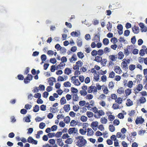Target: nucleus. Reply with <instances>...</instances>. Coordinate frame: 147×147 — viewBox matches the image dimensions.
<instances>
[{
    "mask_svg": "<svg viewBox=\"0 0 147 147\" xmlns=\"http://www.w3.org/2000/svg\"><path fill=\"white\" fill-rule=\"evenodd\" d=\"M97 55H98V56H102L104 53V51L102 49H99L98 51H97Z\"/></svg>",
    "mask_w": 147,
    "mask_h": 147,
    "instance_id": "obj_28",
    "label": "nucleus"
},
{
    "mask_svg": "<svg viewBox=\"0 0 147 147\" xmlns=\"http://www.w3.org/2000/svg\"><path fill=\"white\" fill-rule=\"evenodd\" d=\"M130 33V31L129 30H127L125 31L124 35L126 36H128Z\"/></svg>",
    "mask_w": 147,
    "mask_h": 147,
    "instance_id": "obj_57",
    "label": "nucleus"
},
{
    "mask_svg": "<svg viewBox=\"0 0 147 147\" xmlns=\"http://www.w3.org/2000/svg\"><path fill=\"white\" fill-rule=\"evenodd\" d=\"M77 45L78 47H81L82 45V41L78 39L77 40Z\"/></svg>",
    "mask_w": 147,
    "mask_h": 147,
    "instance_id": "obj_56",
    "label": "nucleus"
},
{
    "mask_svg": "<svg viewBox=\"0 0 147 147\" xmlns=\"http://www.w3.org/2000/svg\"><path fill=\"white\" fill-rule=\"evenodd\" d=\"M41 59L42 61H45L47 59V57L46 55L43 54L41 56Z\"/></svg>",
    "mask_w": 147,
    "mask_h": 147,
    "instance_id": "obj_55",
    "label": "nucleus"
},
{
    "mask_svg": "<svg viewBox=\"0 0 147 147\" xmlns=\"http://www.w3.org/2000/svg\"><path fill=\"white\" fill-rule=\"evenodd\" d=\"M78 98L77 94H74L73 95L72 99L73 101H77L78 100Z\"/></svg>",
    "mask_w": 147,
    "mask_h": 147,
    "instance_id": "obj_27",
    "label": "nucleus"
},
{
    "mask_svg": "<svg viewBox=\"0 0 147 147\" xmlns=\"http://www.w3.org/2000/svg\"><path fill=\"white\" fill-rule=\"evenodd\" d=\"M131 42L133 44H134L136 42V40L135 36H134L131 38Z\"/></svg>",
    "mask_w": 147,
    "mask_h": 147,
    "instance_id": "obj_62",
    "label": "nucleus"
},
{
    "mask_svg": "<svg viewBox=\"0 0 147 147\" xmlns=\"http://www.w3.org/2000/svg\"><path fill=\"white\" fill-rule=\"evenodd\" d=\"M71 72V69L69 68H66L64 70V73L67 75H69Z\"/></svg>",
    "mask_w": 147,
    "mask_h": 147,
    "instance_id": "obj_18",
    "label": "nucleus"
},
{
    "mask_svg": "<svg viewBox=\"0 0 147 147\" xmlns=\"http://www.w3.org/2000/svg\"><path fill=\"white\" fill-rule=\"evenodd\" d=\"M57 144L60 146L62 147L64 145L63 142L62 141V140L61 138H59L57 139Z\"/></svg>",
    "mask_w": 147,
    "mask_h": 147,
    "instance_id": "obj_17",
    "label": "nucleus"
},
{
    "mask_svg": "<svg viewBox=\"0 0 147 147\" xmlns=\"http://www.w3.org/2000/svg\"><path fill=\"white\" fill-rule=\"evenodd\" d=\"M136 68V66L133 64L130 65L129 67V69L131 71L134 70Z\"/></svg>",
    "mask_w": 147,
    "mask_h": 147,
    "instance_id": "obj_44",
    "label": "nucleus"
},
{
    "mask_svg": "<svg viewBox=\"0 0 147 147\" xmlns=\"http://www.w3.org/2000/svg\"><path fill=\"white\" fill-rule=\"evenodd\" d=\"M105 114V112L102 110H98L96 113L95 114L94 117L96 118H99L100 116L104 115Z\"/></svg>",
    "mask_w": 147,
    "mask_h": 147,
    "instance_id": "obj_5",
    "label": "nucleus"
},
{
    "mask_svg": "<svg viewBox=\"0 0 147 147\" xmlns=\"http://www.w3.org/2000/svg\"><path fill=\"white\" fill-rule=\"evenodd\" d=\"M70 118L69 117L67 116L65 118H64V122L66 123H68L70 122Z\"/></svg>",
    "mask_w": 147,
    "mask_h": 147,
    "instance_id": "obj_37",
    "label": "nucleus"
},
{
    "mask_svg": "<svg viewBox=\"0 0 147 147\" xmlns=\"http://www.w3.org/2000/svg\"><path fill=\"white\" fill-rule=\"evenodd\" d=\"M97 91V88L95 86H91L89 87L88 90V92L89 93H91L92 92H96Z\"/></svg>",
    "mask_w": 147,
    "mask_h": 147,
    "instance_id": "obj_8",
    "label": "nucleus"
},
{
    "mask_svg": "<svg viewBox=\"0 0 147 147\" xmlns=\"http://www.w3.org/2000/svg\"><path fill=\"white\" fill-rule=\"evenodd\" d=\"M43 133V131L40 130L37 132V134L36 135V138H40V135L42 134Z\"/></svg>",
    "mask_w": 147,
    "mask_h": 147,
    "instance_id": "obj_45",
    "label": "nucleus"
},
{
    "mask_svg": "<svg viewBox=\"0 0 147 147\" xmlns=\"http://www.w3.org/2000/svg\"><path fill=\"white\" fill-rule=\"evenodd\" d=\"M86 115L88 117L90 118L93 116L94 114L91 112L88 111L86 113Z\"/></svg>",
    "mask_w": 147,
    "mask_h": 147,
    "instance_id": "obj_40",
    "label": "nucleus"
},
{
    "mask_svg": "<svg viewBox=\"0 0 147 147\" xmlns=\"http://www.w3.org/2000/svg\"><path fill=\"white\" fill-rule=\"evenodd\" d=\"M131 89L130 88H127L125 90V93L127 96H128L131 93Z\"/></svg>",
    "mask_w": 147,
    "mask_h": 147,
    "instance_id": "obj_30",
    "label": "nucleus"
},
{
    "mask_svg": "<svg viewBox=\"0 0 147 147\" xmlns=\"http://www.w3.org/2000/svg\"><path fill=\"white\" fill-rule=\"evenodd\" d=\"M109 131L111 132H114L115 130V128L113 125H109Z\"/></svg>",
    "mask_w": 147,
    "mask_h": 147,
    "instance_id": "obj_26",
    "label": "nucleus"
},
{
    "mask_svg": "<svg viewBox=\"0 0 147 147\" xmlns=\"http://www.w3.org/2000/svg\"><path fill=\"white\" fill-rule=\"evenodd\" d=\"M107 60L106 59H102V60L100 62L101 65L103 66H105L106 64Z\"/></svg>",
    "mask_w": 147,
    "mask_h": 147,
    "instance_id": "obj_34",
    "label": "nucleus"
},
{
    "mask_svg": "<svg viewBox=\"0 0 147 147\" xmlns=\"http://www.w3.org/2000/svg\"><path fill=\"white\" fill-rule=\"evenodd\" d=\"M133 82L131 81H129L127 84V86L129 88H132L133 86Z\"/></svg>",
    "mask_w": 147,
    "mask_h": 147,
    "instance_id": "obj_46",
    "label": "nucleus"
},
{
    "mask_svg": "<svg viewBox=\"0 0 147 147\" xmlns=\"http://www.w3.org/2000/svg\"><path fill=\"white\" fill-rule=\"evenodd\" d=\"M91 54L92 56H96L97 55V51L95 50H93L91 53Z\"/></svg>",
    "mask_w": 147,
    "mask_h": 147,
    "instance_id": "obj_54",
    "label": "nucleus"
},
{
    "mask_svg": "<svg viewBox=\"0 0 147 147\" xmlns=\"http://www.w3.org/2000/svg\"><path fill=\"white\" fill-rule=\"evenodd\" d=\"M87 117H85L84 116H82L80 118V119L82 122H86L87 121Z\"/></svg>",
    "mask_w": 147,
    "mask_h": 147,
    "instance_id": "obj_47",
    "label": "nucleus"
},
{
    "mask_svg": "<svg viewBox=\"0 0 147 147\" xmlns=\"http://www.w3.org/2000/svg\"><path fill=\"white\" fill-rule=\"evenodd\" d=\"M65 64L63 62H61L60 64L58 65L59 67V68L60 69H62L65 66Z\"/></svg>",
    "mask_w": 147,
    "mask_h": 147,
    "instance_id": "obj_60",
    "label": "nucleus"
},
{
    "mask_svg": "<svg viewBox=\"0 0 147 147\" xmlns=\"http://www.w3.org/2000/svg\"><path fill=\"white\" fill-rule=\"evenodd\" d=\"M71 91L73 93H76L78 92L77 89L73 87L71 88Z\"/></svg>",
    "mask_w": 147,
    "mask_h": 147,
    "instance_id": "obj_63",
    "label": "nucleus"
},
{
    "mask_svg": "<svg viewBox=\"0 0 147 147\" xmlns=\"http://www.w3.org/2000/svg\"><path fill=\"white\" fill-rule=\"evenodd\" d=\"M102 60V58L100 56H95L94 61L98 62L100 63Z\"/></svg>",
    "mask_w": 147,
    "mask_h": 147,
    "instance_id": "obj_15",
    "label": "nucleus"
},
{
    "mask_svg": "<svg viewBox=\"0 0 147 147\" xmlns=\"http://www.w3.org/2000/svg\"><path fill=\"white\" fill-rule=\"evenodd\" d=\"M48 136L49 138H51L54 136H56V135L55 133H50L48 134Z\"/></svg>",
    "mask_w": 147,
    "mask_h": 147,
    "instance_id": "obj_53",
    "label": "nucleus"
},
{
    "mask_svg": "<svg viewBox=\"0 0 147 147\" xmlns=\"http://www.w3.org/2000/svg\"><path fill=\"white\" fill-rule=\"evenodd\" d=\"M87 135L88 136H92L94 134V131L91 128H88L87 129Z\"/></svg>",
    "mask_w": 147,
    "mask_h": 147,
    "instance_id": "obj_13",
    "label": "nucleus"
},
{
    "mask_svg": "<svg viewBox=\"0 0 147 147\" xmlns=\"http://www.w3.org/2000/svg\"><path fill=\"white\" fill-rule=\"evenodd\" d=\"M117 28L119 31H118V33L120 35L122 34L123 33V27L122 25L120 24L117 26Z\"/></svg>",
    "mask_w": 147,
    "mask_h": 147,
    "instance_id": "obj_11",
    "label": "nucleus"
},
{
    "mask_svg": "<svg viewBox=\"0 0 147 147\" xmlns=\"http://www.w3.org/2000/svg\"><path fill=\"white\" fill-rule=\"evenodd\" d=\"M124 89L123 87H120L117 90V92L120 94H122L124 93Z\"/></svg>",
    "mask_w": 147,
    "mask_h": 147,
    "instance_id": "obj_22",
    "label": "nucleus"
},
{
    "mask_svg": "<svg viewBox=\"0 0 147 147\" xmlns=\"http://www.w3.org/2000/svg\"><path fill=\"white\" fill-rule=\"evenodd\" d=\"M39 109V108L38 105H36L34 107L33 111L34 112H38Z\"/></svg>",
    "mask_w": 147,
    "mask_h": 147,
    "instance_id": "obj_39",
    "label": "nucleus"
},
{
    "mask_svg": "<svg viewBox=\"0 0 147 147\" xmlns=\"http://www.w3.org/2000/svg\"><path fill=\"white\" fill-rule=\"evenodd\" d=\"M94 80H95L96 81H98L99 79V75L98 74H96L94 75Z\"/></svg>",
    "mask_w": 147,
    "mask_h": 147,
    "instance_id": "obj_33",
    "label": "nucleus"
},
{
    "mask_svg": "<svg viewBox=\"0 0 147 147\" xmlns=\"http://www.w3.org/2000/svg\"><path fill=\"white\" fill-rule=\"evenodd\" d=\"M144 121V118L141 117H137L135 121V123L136 124L138 125L139 124H142Z\"/></svg>",
    "mask_w": 147,
    "mask_h": 147,
    "instance_id": "obj_7",
    "label": "nucleus"
},
{
    "mask_svg": "<svg viewBox=\"0 0 147 147\" xmlns=\"http://www.w3.org/2000/svg\"><path fill=\"white\" fill-rule=\"evenodd\" d=\"M133 32L135 34H137L139 32V27L134 26L132 28Z\"/></svg>",
    "mask_w": 147,
    "mask_h": 147,
    "instance_id": "obj_12",
    "label": "nucleus"
},
{
    "mask_svg": "<svg viewBox=\"0 0 147 147\" xmlns=\"http://www.w3.org/2000/svg\"><path fill=\"white\" fill-rule=\"evenodd\" d=\"M98 125V123L97 121H95V122H92L91 123V127H92V128L94 129V127H96Z\"/></svg>",
    "mask_w": 147,
    "mask_h": 147,
    "instance_id": "obj_24",
    "label": "nucleus"
},
{
    "mask_svg": "<svg viewBox=\"0 0 147 147\" xmlns=\"http://www.w3.org/2000/svg\"><path fill=\"white\" fill-rule=\"evenodd\" d=\"M111 97L112 99L115 100V101L117 99V96L115 94H112L111 95Z\"/></svg>",
    "mask_w": 147,
    "mask_h": 147,
    "instance_id": "obj_59",
    "label": "nucleus"
},
{
    "mask_svg": "<svg viewBox=\"0 0 147 147\" xmlns=\"http://www.w3.org/2000/svg\"><path fill=\"white\" fill-rule=\"evenodd\" d=\"M102 90L103 92L105 94H107L108 93L109 90L107 89V87L105 85H103L102 86Z\"/></svg>",
    "mask_w": 147,
    "mask_h": 147,
    "instance_id": "obj_14",
    "label": "nucleus"
},
{
    "mask_svg": "<svg viewBox=\"0 0 147 147\" xmlns=\"http://www.w3.org/2000/svg\"><path fill=\"white\" fill-rule=\"evenodd\" d=\"M33 77L31 74H28L26 78L24 79V82L25 84H27L30 82L32 79Z\"/></svg>",
    "mask_w": 147,
    "mask_h": 147,
    "instance_id": "obj_6",
    "label": "nucleus"
},
{
    "mask_svg": "<svg viewBox=\"0 0 147 147\" xmlns=\"http://www.w3.org/2000/svg\"><path fill=\"white\" fill-rule=\"evenodd\" d=\"M115 73L113 71L110 73L109 75V77L111 78H113L115 76Z\"/></svg>",
    "mask_w": 147,
    "mask_h": 147,
    "instance_id": "obj_49",
    "label": "nucleus"
},
{
    "mask_svg": "<svg viewBox=\"0 0 147 147\" xmlns=\"http://www.w3.org/2000/svg\"><path fill=\"white\" fill-rule=\"evenodd\" d=\"M117 58V57H116L114 55H110L109 56V59L112 61H116Z\"/></svg>",
    "mask_w": 147,
    "mask_h": 147,
    "instance_id": "obj_19",
    "label": "nucleus"
},
{
    "mask_svg": "<svg viewBox=\"0 0 147 147\" xmlns=\"http://www.w3.org/2000/svg\"><path fill=\"white\" fill-rule=\"evenodd\" d=\"M94 42H97L100 41V36L99 35H96L94 37L93 39Z\"/></svg>",
    "mask_w": 147,
    "mask_h": 147,
    "instance_id": "obj_23",
    "label": "nucleus"
},
{
    "mask_svg": "<svg viewBox=\"0 0 147 147\" xmlns=\"http://www.w3.org/2000/svg\"><path fill=\"white\" fill-rule=\"evenodd\" d=\"M143 88V86L142 84H139L136 86V88L134 89V93L136 94L142 90Z\"/></svg>",
    "mask_w": 147,
    "mask_h": 147,
    "instance_id": "obj_2",
    "label": "nucleus"
},
{
    "mask_svg": "<svg viewBox=\"0 0 147 147\" xmlns=\"http://www.w3.org/2000/svg\"><path fill=\"white\" fill-rule=\"evenodd\" d=\"M46 125L45 123L43 122L40 123L39 125V127L40 129H43L45 127Z\"/></svg>",
    "mask_w": 147,
    "mask_h": 147,
    "instance_id": "obj_48",
    "label": "nucleus"
},
{
    "mask_svg": "<svg viewBox=\"0 0 147 147\" xmlns=\"http://www.w3.org/2000/svg\"><path fill=\"white\" fill-rule=\"evenodd\" d=\"M77 54L78 57L80 59H82L84 56L83 53L81 52H78Z\"/></svg>",
    "mask_w": 147,
    "mask_h": 147,
    "instance_id": "obj_36",
    "label": "nucleus"
},
{
    "mask_svg": "<svg viewBox=\"0 0 147 147\" xmlns=\"http://www.w3.org/2000/svg\"><path fill=\"white\" fill-rule=\"evenodd\" d=\"M94 103L93 102H90V104L88 103H87L86 105H87L86 107L88 108H92V107L94 105Z\"/></svg>",
    "mask_w": 147,
    "mask_h": 147,
    "instance_id": "obj_38",
    "label": "nucleus"
},
{
    "mask_svg": "<svg viewBox=\"0 0 147 147\" xmlns=\"http://www.w3.org/2000/svg\"><path fill=\"white\" fill-rule=\"evenodd\" d=\"M114 70L116 73L118 74H120L122 72L121 70L120 67L117 65L114 67Z\"/></svg>",
    "mask_w": 147,
    "mask_h": 147,
    "instance_id": "obj_10",
    "label": "nucleus"
},
{
    "mask_svg": "<svg viewBox=\"0 0 147 147\" xmlns=\"http://www.w3.org/2000/svg\"><path fill=\"white\" fill-rule=\"evenodd\" d=\"M100 122L102 124H106L107 122V119L105 117H102L100 119Z\"/></svg>",
    "mask_w": 147,
    "mask_h": 147,
    "instance_id": "obj_35",
    "label": "nucleus"
},
{
    "mask_svg": "<svg viewBox=\"0 0 147 147\" xmlns=\"http://www.w3.org/2000/svg\"><path fill=\"white\" fill-rule=\"evenodd\" d=\"M118 58L120 59H122L124 57V55L123 52L121 51L119 52L118 54Z\"/></svg>",
    "mask_w": 147,
    "mask_h": 147,
    "instance_id": "obj_21",
    "label": "nucleus"
},
{
    "mask_svg": "<svg viewBox=\"0 0 147 147\" xmlns=\"http://www.w3.org/2000/svg\"><path fill=\"white\" fill-rule=\"evenodd\" d=\"M69 105H65L64 107V109L66 111H68L69 110Z\"/></svg>",
    "mask_w": 147,
    "mask_h": 147,
    "instance_id": "obj_50",
    "label": "nucleus"
},
{
    "mask_svg": "<svg viewBox=\"0 0 147 147\" xmlns=\"http://www.w3.org/2000/svg\"><path fill=\"white\" fill-rule=\"evenodd\" d=\"M76 76H73L71 78V82L73 84L75 85L78 86L80 84V82L78 79H76Z\"/></svg>",
    "mask_w": 147,
    "mask_h": 147,
    "instance_id": "obj_3",
    "label": "nucleus"
},
{
    "mask_svg": "<svg viewBox=\"0 0 147 147\" xmlns=\"http://www.w3.org/2000/svg\"><path fill=\"white\" fill-rule=\"evenodd\" d=\"M76 145L79 147H82L85 146L87 143L86 140L82 136H78L76 137Z\"/></svg>",
    "mask_w": 147,
    "mask_h": 147,
    "instance_id": "obj_1",
    "label": "nucleus"
},
{
    "mask_svg": "<svg viewBox=\"0 0 147 147\" xmlns=\"http://www.w3.org/2000/svg\"><path fill=\"white\" fill-rule=\"evenodd\" d=\"M102 42L104 45H107L109 44V41L108 38H105L103 40Z\"/></svg>",
    "mask_w": 147,
    "mask_h": 147,
    "instance_id": "obj_25",
    "label": "nucleus"
},
{
    "mask_svg": "<svg viewBox=\"0 0 147 147\" xmlns=\"http://www.w3.org/2000/svg\"><path fill=\"white\" fill-rule=\"evenodd\" d=\"M68 133L69 134H76L78 133V129L75 127L70 128L68 130Z\"/></svg>",
    "mask_w": 147,
    "mask_h": 147,
    "instance_id": "obj_4",
    "label": "nucleus"
},
{
    "mask_svg": "<svg viewBox=\"0 0 147 147\" xmlns=\"http://www.w3.org/2000/svg\"><path fill=\"white\" fill-rule=\"evenodd\" d=\"M111 41L114 44L117 41V39L115 37L112 38L111 40Z\"/></svg>",
    "mask_w": 147,
    "mask_h": 147,
    "instance_id": "obj_58",
    "label": "nucleus"
},
{
    "mask_svg": "<svg viewBox=\"0 0 147 147\" xmlns=\"http://www.w3.org/2000/svg\"><path fill=\"white\" fill-rule=\"evenodd\" d=\"M77 124V122L74 120H72L70 122V125L71 126L74 127Z\"/></svg>",
    "mask_w": 147,
    "mask_h": 147,
    "instance_id": "obj_29",
    "label": "nucleus"
},
{
    "mask_svg": "<svg viewBox=\"0 0 147 147\" xmlns=\"http://www.w3.org/2000/svg\"><path fill=\"white\" fill-rule=\"evenodd\" d=\"M70 61L71 62H72L73 61H76L77 59V57L76 55L75 54H74L72 56L71 58L69 59Z\"/></svg>",
    "mask_w": 147,
    "mask_h": 147,
    "instance_id": "obj_20",
    "label": "nucleus"
},
{
    "mask_svg": "<svg viewBox=\"0 0 147 147\" xmlns=\"http://www.w3.org/2000/svg\"><path fill=\"white\" fill-rule=\"evenodd\" d=\"M79 109V107L78 105H74L73 107V110L75 111H77Z\"/></svg>",
    "mask_w": 147,
    "mask_h": 147,
    "instance_id": "obj_64",
    "label": "nucleus"
},
{
    "mask_svg": "<svg viewBox=\"0 0 147 147\" xmlns=\"http://www.w3.org/2000/svg\"><path fill=\"white\" fill-rule=\"evenodd\" d=\"M115 117L114 116L112 115H109L108 116V119L109 121H111L115 119Z\"/></svg>",
    "mask_w": 147,
    "mask_h": 147,
    "instance_id": "obj_43",
    "label": "nucleus"
},
{
    "mask_svg": "<svg viewBox=\"0 0 147 147\" xmlns=\"http://www.w3.org/2000/svg\"><path fill=\"white\" fill-rule=\"evenodd\" d=\"M79 132L82 135H84L86 132V129H85V130H84L83 129H80L79 130Z\"/></svg>",
    "mask_w": 147,
    "mask_h": 147,
    "instance_id": "obj_31",
    "label": "nucleus"
},
{
    "mask_svg": "<svg viewBox=\"0 0 147 147\" xmlns=\"http://www.w3.org/2000/svg\"><path fill=\"white\" fill-rule=\"evenodd\" d=\"M72 139L71 138H68L66 140L65 142L67 144H70L73 142Z\"/></svg>",
    "mask_w": 147,
    "mask_h": 147,
    "instance_id": "obj_32",
    "label": "nucleus"
},
{
    "mask_svg": "<svg viewBox=\"0 0 147 147\" xmlns=\"http://www.w3.org/2000/svg\"><path fill=\"white\" fill-rule=\"evenodd\" d=\"M80 93L82 96H85L87 94L86 91H84V90H81L80 91Z\"/></svg>",
    "mask_w": 147,
    "mask_h": 147,
    "instance_id": "obj_41",
    "label": "nucleus"
},
{
    "mask_svg": "<svg viewBox=\"0 0 147 147\" xmlns=\"http://www.w3.org/2000/svg\"><path fill=\"white\" fill-rule=\"evenodd\" d=\"M71 35L73 36H78L79 35L78 33L76 32L73 31L71 33Z\"/></svg>",
    "mask_w": 147,
    "mask_h": 147,
    "instance_id": "obj_52",
    "label": "nucleus"
},
{
    "mask_svg": "<svg viewBox=\"0 0 147 147\" xmlns=\"http://www.w3.org/2000/svg\"><path fill=\"white\" fill-rule=\"evenodd\" d=\"M121 65L122 68L124 69H126L128 68L127 63L125 61H123L121 63Z\"/></svg>",
    "mask_w": 147,
    "mask_h": 147,
    "instance_id": "obj_16",
    "label": "nucleus"
},
{
    "mask_svg": "<svg viewBox=\"0 0 147 147\" xmlns=\"http://www.w3.org/2000/svg\"><path fill=\"white\" fill-rule=\"evenodd\" d=\"M27 142L32 144L36 145L37 144L38 141L34 139L32 137H29L27 139Z\"/></svg>",
    "mask_w": 147,
    "mask_h": 147,
    "instance_id": "obj_9",
    "label": "nucleus"
},
{
    "mask_svg": "<svg viewBox=\"0 0 147 147\" xmlns=\"http://www.w3.org/2000/svg\"><path fill=\"white\" fill-rule=\"evenodd\" d=\"M113 124L115 125H117L119 124L120 122L118 120L115 119L114 120L113 122Z\"/></svg>",
    "mask_w": 147,
    "mask_h": 147,
    "instance_id": "obj_61",
    "label": "nucleus"
},
{
    "mask_svg": "<svg viewBox=\"0 0 147 147\" xmlns=\"http://www.w3.org/2000/svg\"><path fill=\"white\" fill-rule=\"evenodd\" d=\"M112 107L114 109H116L119 108V105L117 103L113 104Z\"/></svg>",
    "mask_w": 147,
    "mask_h": 147,
    "instance_id": "obj_51",
    "label": "nucleus"
},
{
    "mask_svg": "<svg viewBox=\"0 0 147 147\" xmlns=\"http://www.w3.org/2000/svg\"><path fill=\"white\" fill-rule=\"evenodd\" d=\"M63 85L65 87H70L71 86V84L69 82H67L64 83Z\"/></svg>",
    "mask_w": 147,
    "mask_h": 147,
    "instance_id": "obj_42",
    "label": "nucleus"
}]
</instances>
